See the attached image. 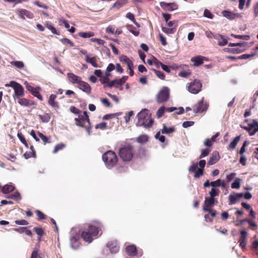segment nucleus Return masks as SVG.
Segmentation results:
<instances>
[{"label": "nucleus", "instance_id": "obj_1", "mask_svg": "<svg viewBox=\"0 0 258 258\" xmlns=\"http://www.w3.org/2000/svg\"><path fill=\"white\" fill-rule=\"evenodd\" d=\"M102 224L98 221H93L88 224L87 228H85L81 233V237L88 243H91L94 238L98 237L99 233L102 234Z\"/></svg>", "mask_w": 258, "mask_h": 258}, {"label": "nucleus", "instance_id": "obj_2", "mask_svg": "<svg viewBox=\"0 0 258 258\" xmlns=\"http://www.w3.org/2000/svg\"><path fill=\"white\" fill-rule=\"evenodd\" d=\"M118 154L123 161L128 162L133 159L135 154V150L132 145L126 144L121 146L118 150Z\"/></svg>", "mask_w": 258, "mask_h": 258}, {"label": "nucleus", "instance_id": "obj_3", "mask_svg": "<svg viewBox=\"0 0 258 258\" xmlns=\"http://www.w3.org/2000/svg\"><path fill=\"white\" fill-rule=\"evenodd\" d=\"M137 116L138 118V121L136 123L137 126H143L147 128L153 125L154 119L151 117V114L148 109H142Z\"/></svg>", "mask_w": 258, "mask_h": 258}, {"label": "nucleus", "instance_id": "obj_4", "mask_svg": "<svg viewBox=\"0 0 258 258\" xmlns=\"http://www.w3.org/2000/svg\"><path fill=\"white\" fill-rule=\"evenodd\" d=\"M75 124L77 126L85 128L89 134L90 133L91 126L89 117L87 112L82 111L79 114L78 117L75 118Z\"/></svg>", "mask_w": 258, "mask_h": 258}, {"label": "nucleus", "instance_id": "obj_5", "mask_svg": "<svg viewBox=\"0 0 258 258\" xmlns=\"http://www.w3.org/2000/svg\"><path fill=\"white\" fill-rule=\"evenodd\" d=\"M106 167L111 169L113 168L118 161V158L115 153L112 151L109 150L104 153L102 157Z\"/></svg>", "mask_w": 258, "mask_h": 258}, {"label": "nucleus", "instance_id": "obj_6", "mask_svg": "<svg viewBox=\"0 0 258 258\" xmlns=\"http://www.w3.org/2000/svg\"><path fill=\"white\" fill-rule=\"evenodd\" d=\"M5 86L6 87H12L14 89V94L13 96L15 101L20 97H23L25 95L24 88L21 84L16 82L11 81L10 83L5 84Z\"/></svg>", "mask_w": 258, "mask_h": 258}, {"label": "nucleus", "instance_id": "obj_7", "mask_svg": "<svg viewBox=\"0 0 258 258\" xmlns=\"http://www.w3.org/2000/svg\"><path fill=\"white\" fill-rule=\"evenodd\" d=\"M170 90L167 87H163L156 94L155 100L158 104H163L168 101Z\"/></svg>", "mask_w": 258, "mask_h": 258}, {"label": "nucleus", "instance_id": "obj_8", "mask_svg": "<svg viewBox=\"0 0 258 258\" xmlns=\"http://www.w3.org/2000/svg\"><path fill=\"white\" fill-rule=\"evenodd\" d=\"M202 84L199 80L195 79L189 83L187 84V90L191 93L197 94L202 90Z\"/></svg>", "mask_w": 258, "mask_h": 258}, {"label": "nucleus", "instance_id": "obj_9", "mask_svg": "<svg viewBox=\"0 0 258 258\" xmlns=\"http://www.w3.org/2000/svg\"><path fill=\"white\" fill-rule=\"evenodd\" d=\"M204 99V97H203L197 104L192 106L193 111L195 113H201L207 110L209 104L205 102Z\"/></svg>", "mask_w": 258, "mask_h": 258}, {"label": "nucleus", "instance_id": "obj_10", "mask_svg": "<svg viewBox=\"0 0 258 258\" xmlns=\"http://www.w3.org/2000/svg\"><path fill=\"white\" fill-rule=\"evenodd\" d=\"M240 127L246 130L249 136H252L258 132V121L256 119H253L252 122L249 124L248 126L240 125Z\"/></svg>", "mask_w": 258, "mask_h": 258}, {"label": "nucleus", "instance_id": "obj_11", "mask_svg": "<svg viewBox=\"0 0 258 258\" xmlns=\"http://www.w3.org/2000/svg\"><path fill=\"white\" fill-rule=\"evenodd\" d=\"M189 172H194V177L198 178L204 174V170L202 169L198 168V163H192L188 169Z\"/></svg>", "mask_w": 258, "mask_h": 258}, {"label": "nucleus", "instance_id": "obj_12", "mask_svg": "<svg viewBox=\"0 0 258 258\" xmlns=\"http://www.w3.org/2000/svg\"><path fill=\"white\" fill-rule=\"evenodd\" d=\"M160 6L163 10L167 11H172L178 9V5L175 3H166L161 2L160 3Z\"/></svg>", "mask_w": 258, "mask_h": 258}, {"label": "nucleus", "instance_id": "obj_13", "mask_svg": "<svg viewBox=\"0 0 258 258\" xmlns=\"http://www.w3.org/2000/svg\"><path fill=\"white\" fill-rule=\"evenodd\" d=\"M127 76H123L121 79H115L110 82L108 84V87L112 88L113 87H118L123 85L127 80Z\"/></svg>", "mask_w": 258, "mask_h": 258}, {"label": "nucleus", "instance_id": "obj_14", "mask_svg": "<svg viewBox=\"0 0 258 258\" xmlns=\"http://www.w3.org/2000/svg\"><path fill=\"white\" fill-rule=\"evenodd\" d=\"M17 14L22 19H25L26 18L32 19L34 17L33 14L26 9H20L18 10Z\"/></svg>", "mask_w": 258, "mask_h": 258}, {"label": "nucleus", "instance_id": "obj_15", "mask_svg": "<svg viewBox=\"0 0 258 258\" xmlns=\"http://www.w3.org/2000/svg\"><path fill=\"white\" fill-rule=\"evenodd\" d=\"M215 199L206 198L203 206V210L204 211H209V209H211V207L215 205Z\"/></svg>", "mask_w": 258, "mask_h": 258}, {"label": "nucleus", "instance_id": "obj_16", "mask_svg": "<svg viewBox=\"0 0 258 258\" xmlns=\"http://www.w3.org/2000/svg\"><path fill=\"white\" fill-rule=\"evenodd\" d=\"M70 244L74 249H77L80 245V236L78 235H75L70 237Z\"/></svg>", "mask_w": 258, "mask_h": 258}, {"label": "nucleus", "instance_id": "obj_17", "mask_svg": "<svg viewBox=\"0 0 258 258\" xmlns=\"http://www.w3.org/2000/svg\"><path fill=\"white\" fill-rule=\"evenodd\" d=\"M246 236L247 232L244 230L240 231V237L238 242L239 243V246L244 249L245 248L246 245Z\"/></svg>", "mask_w": 258, "mask_h": 258}, {"label": "nucleus", "instance_id": "obj_18", "mask_svg": "<svg viewBox=\"0 0 258 258\" xmlns=\"http://www.w3.org/2000/svg\"><path fill=\"white\" fill-rule=\"evenodd\" d=\"M207 58L201 55H198L195 57H193L191 58V61L194 63L195 66H199L202 64L204 62V60H207Z\"/></svg>", "mask_w": 258, "mask_h": 258}, {"label": "nucleus", "instance_id": "obj_19", "mask_svg": "<svg viewBox=\"0 0 258 258\" xmlns=\"http://www.w3.org/2000/svg\"><path fill=\"white\" fill-rule=\"evenodd\" d=\"M16 100L20 105L23 106L28 107L35 104L34 101L23 97H20Z\"/></svg>", "mask_w": 258, "mask_h": 258}, {"label": "nucleus", "instance_id": "obj_20", "mask_svg": "<svg viewBox=\"0 0 258 258\" xmlns=\"http://www.w3.org/2000/svg\"><path fill=\"white\" fill-rule=\"evenodd\" d=\"M67 77L69 81L72 84H79L82 81V79L80 77L72 73H68Z\"/></svg>", "mask_w": 258, "mask_h": 258}, {"label": "nucleus", "instance_id": "obj_21", "mask_svg": "<svg viewBox=\"0 0 258 258\" xmlns=\"http://www.w3.org/2000/svg\"><path fill=\"white\" fill-rule=\"evenodd\" d=\"M79 89L87 94H90L91 91V88L89 84L83 81H81L78 84Z\"/></svg>", "mask_w": 258, "mask_h": 258}, {"label": "nucleus", "instance_id": "obj_22", "mask_svg": "<svg viewBox=\"0 0 258 258\" xmlns=\"http://www.w3.org/2000/svg\"><path fill=\"white\" fill-rule=\"evenodd\" d=\"M57 96L55 94H51L48 100V103L51 107L56 109L59 108V104L58 102L55 101Z\"/></svg>", "mask_w": 258, "mask_h": 258}, {"label": "nucleus", "instance_id": "obj_23", "mask_svg": "<svg viewBox=\"0 0 258 258\" xmlns=\"http://www.w3.org/2000/svg\"><path fill=\"white\" fill-rule=\"evenodd\" d=\"M243 197L242 193H237L234 195H230L228 197L229 204L232 205L235 204L237 201Z\"/></svg>", "mask_w": 258, "mask_h": 258}, {"label": "nucleus", "instance_id": "obj_24", "mask_svg": "<svg viewBox=\"0 0 258 258\" xmlns=\"http://www.w3.org/2000/svg\"><path fill=\"white\" fill-rule=\"evenodd\" d=\"M214 38L218 41V44L219 46H224L228 43L227 39L222 35L215 34Z\"/></svg>", "mask_w": 258, "mask_h": 258}, {"label": "nucleus", "instance_id": "obj_25", "mask_svg": "<svg viewBox=\"0 0 258 258\" xmlns=\"http://www.w3.org/2000/svg\"><path fill=\"white\" fill-rule=\"evenodd\" d=\"M85 60L87 63L91 64L94 68L100 67L97 63L98 59L96 56L90 57L88 54H86V56H85Z\"/></svg>", "mask_w": 258, "mask_h": 258}, {"label": "nucleus", "instance_id": "obj_26", "mask_svg": "<svg viewBox=\"0 0 258 258\" xmlns=\"http://www.w3.org/2000/svg\"><path fill=\"white\" fill-rule=\"evenodd\" d=\"M107 247L112 253H116L119 251V246L116 242L110 241L107 243Z\"/></svg>", "mask_w": 258, "mask_h": 258}, {"label": "nucleus", "instance_id": "obj_27", "mask_svg": "<svg viewBox=\"0 0 258 258\" xmlns=\"http://www.w3.org/2000/svg\"><path fill=\"white\" fill-rule=\"evenodd\" d=\"M220 159V156L218 152L214 151L212 153V156L210 157L208 164L210 165H213L217 163V162Z\"/></svg>", "mask_w": 258, "mask_h": 258}, {"label": "nucleus", "instance_id": "obj_28", "mask_svg": "<svg viewBox=\"0 0 258 258\" xmlns=\"http://www.w3.org/2000/svg\"><path fill=\"white\" fill-rule=\"evenodd\" d=\"M119 60L121 62L126 64L128 69L134 67V64L132 61L126 55H121L119 57Z\"/></svg>", "mask_w": 258, "mask_h": 258}, {"label": "nucleus", "instance_id": "obj_29", "mask_svg": "<svg viewBox=\"0 0 258 258\" xmlns=\"http://www.w3.org/2000/svg\"><path fill=\"white\" fill-rule=\"evenodd\" d=\"M126 252L130 256H134L137 254V247L134 245H128L126 247Z\"/></svg>", "mask_w": 258, "mask_h": 258}, {"label": "nucleus", "instance_id": "obj_30", "mask_svg": "<svg viewBox=\"0 0 258 258\" xmlns=\"http://www.w3.org/2000/svg\"><path fill=\"white\" fill-rule=\"evenodd\" d=\"M14 189L15 186L11 183H10L4 185L2 188V191L3 193L7 194L14 191Z\"/></svg>", "mask_w": 258, "mask_h": 258}, {"label": "nucleus", "instance_id": "obj_31", "mask_svg": "<svg viewBox=\"0 0 258 258\" xmlns=\"http://www.w3.org/2000/svg\"><path fill=\"white\" fill-rule=\"evenodd\" d=\"M31 151L26 152L24 154V157L25 159H28L31 157L35 158L36 156V152L34 149V148L33 146H31L30 147Z\"/></svg>", "mask_w": 258, "mask_h": 258}, {"label": "nucleus", "instance_id": "obj_32", "mask_svg": "<svg viewBox=\"0 0 258 258\" xmlns=\"http://www.w3.org/2000/svg\"><path fill=\"white\" fill-rule=\"evenodd\" d=\"M127 2V0H118L113 4L112 6V8H116L117 9H119L126 5Z\"/></svg>", "mask_w": 258, "mask_h": 258}, {"label": "nucleus", "instance_id": "obj_33", "mask_svg": "<svg viewBox=\"0 0 258 258\" xmlns=\"http://www.w3.org/2000/svg\"><path fill=\"white\" fill-rule=\"evenodd\" d=\"M126 27L127 30L134 35H135V36H139L140 34L139 30L135 26H134L132 25H126Z\"/></svg>", "mask_w": 258, "mask_h": 258}, {"label": "nucleus", "instance_id": "obj_34", "mask_svg": "<svg viewBox=\"0 0 258 258\" xmlns=\"http://www.w3.org/2000/svg\"><path fill=\"white\" fill-rule=\"evenodd\" d=\"M78 36L80 37L87 38L93 37L95 35V33L92 31L89 32H80L78 34Z\"/></svg>", "mask_w": 258, "mask_h": 258}, {"label": "nucleus", "instance_id": "obj_35", "mask_svg": "<svg viewBox=\"0 0 258 258\" xmlns=\"http://www.w3.org/2000/svg\"><path fill=\"white\" fill-rule=\"evenodd\" d=\"M34 231L38 236V241L41 240V237L45 234L44 230L41 227H35L33 228Z\"/></svg>", "mask_w": 258, "mask_h": 258}, {"label": "nucleus", "instance_id": "obj_36", "mask_svg": "<svg viewBox=\"0 0 258 258\" xmlns=\"http://www.w3.org/2000/svg\"><path fill=\"white\" fill-rule=\"evenodd\" d=\"M240 139V136H238L234 138L232 142L228 145V149H234Z\"/></svg>", "mask_w": 258, "mask_h": 258}, {"label": "nucleus", "instance_id": "obj_37", "mask_svg": "<svg viewBox=\"0 0 258 258\" xmlns=\"http://www.w3.org/2000/svg\"><path fill=\"white\" fill-rule=\"evenodd\" d=\"M224 51L226 52H228L233 54H238L243 51V50H242L238 48H225L224 49Z\"/></svg>", "mask_w": 258, "mask_h": 258}, {"label": "nucleus", "instance_id": "obj_38", "mask_svg": "<svg viewBox=\"0 0 258 258\" xmlns=\"http://www.w3.org/2000/svg\"><path fill=\"white\" fill-rule=\"evenodd\" d=\"M44 26L49 30H50L51 32L54 34L57 35H59L60 34L59 32H57V31L56 30V29L53 27L49 22H46Z\"/></svg>", "mask_w": 258, "mask_h": 258}, {"label": "nucleus", "instance_id": "obj_39", "mask_svg": "<svg viewBox=\"0 0 258 258\" xmlns=\"http://www.w3.org/2000/svg\"><path fill=\"white\" fill-rule=\"evenodd\" d=\"M17 137L21 141V142L24 145V146L26 147V148H29V145L27 143V141L25 139L24 135L22 134V133L18 132L17 134Z\"/></svg>", "mask_w": 258, "mask_h": 258}, {"label": "nucleus", "instance_id": "obj_40", "mask_svg": "<svg viewBox=\"0 0 258 258\" xmlns=\"http://www.w3.org/2000/svg\"><path fill=\"white\" fill-rule=\"evenodd\" d=\"M242 180L240 178H236L231 184L232 188L239 189L240 187V183Z\"/></svg>", "mask_w": 258, "mask_h": 258}, {"label": "nucleus", "instance_id": "obj_41", "mask_svg": "<svg viewBox=\"0 0 258 258\" xmlns=\"http://www.w3.org/2000/svg\"><path fill=\"white\" fill-rule=\"evenodd\" d=\"M222 14L224 17L230 20L234 19L236 16L235 14L228 11H224L222 12Z\"/></svg>", "mask_w": 258, "mask_h": 258}, {"label": "nucleus", "instance_id": "obj_42", "mask_svg": "<svg viewBox=\"0 0 258 258\" xmlns=\"http://www.w3.org/2000/svg\"><path fill=\"white\" fill-rule=\"evenodd\" d=\"M40 88V87L35 88L34 91H33L31 93L34 95L35 97H37L39 100L42 101L43 97L42 95L39 93V90Z\"/></svg>", "mask_w": 258, "mask_h": 258}, {"label": "nucleus", "instance_id": "obj_43", "mask_svg": "<svg viewBox=\"0 0 258 258\" xmlns=\"http://www.w3.org/2000/svg\"><path fill=\"white\" fill-rule=\"evenodd\" d=\"M136 141L139 143L144 144L148 141V137L146 135H142L137 138Z\"/></svg>", "mask_w": 258, "mask_h": 258}, {"label": "nucleus", "instance_id": "obj_44", "mask_svg": "<svg viewBox=\"0 0 258 258\" xmlns=\"http://www.w3.org/2000/svg\"><path fill=\"white\" fill-rule=\"evenodd\" d=\"M175 132V128L174 127H170L168 128L165 124H163V128L162 130V133L165 134H169Z\"/></svg>", "mask_w": 258, "mask_h": 258}, {"label": "nucleus", "instance_id": "obj_45", "mask_svg": "<svg viewBox=\"0 0 258 258\" xmlns=\"http://www.w3.org/2000/svg\"><path fill=\"white\" fill-rule=\"evenodd\" d=\"M39 118L43 122H48L50 119V116L48 113H45L43 115L39 114Z\"/></svg>", "mask_w": 258, "mask_h": 258}, {"label": "nucleus", "instance_id": "obj_46", "mask_svg": "<svg viewBox=\"0 0 258 258\" xmlns=\"http://www.w3.org/2000/svg\"><path fill=\"white\" fill-rule=\"evenodd\" d=\"M220 190L219 189L212 188L211 190L209 192L210 198L212 199H215L216 196H219Z\"/></svg>", "mask_w": 258, "mask_h": 258}, {"label": "nucleus", "instance_id": "obj_47", "mask_svg": "<svg viewBox=\"0 0 258 258\" xmlns=\"http://www.w3.org/2000/svg\"><path fill=\"white\" fill-rule=\"evenodd\" d=\"M35 212L37 216V219L38 221H41L46 219V215L40 210H36Z\"/></svg>", "mask_w": 258, "mask_h": 258}, {"label": "nucleus", "instance_id": "obj_48", "mask_svg": "<svg viewBox=\"0 0 258 258\" xmlns=\"http://www.w3.org/2000/svg\"><path fill=\"white\" fill-rule=\"evenodd\" d=\"M165 109H166V108L164 106H161L158 109V110L157 111V112H156V116H157V118H159L163 115V114L165 112Z\"/></svg>", "mask_w": 258, "mask_h": 258}, {"label": "nucleus", "instance_id": "obj_49", "mask_svg": "<svg viewBox=\"0 0 258 258\" xmlns=\"http://www.w3.org/2000/svg\"><path fill=\"white\" fill-rule=\"evenodd\" d=\"M100 82L101 84L104 85V88L106 87H108V84H109L110 81L109 79L106 77L105 76H102L101 78L99 79Z\"/></svg>", "mask_w": 258, "mask_h": 258}, {"label": "nucleus", "instance_id": "obj_50", "mask_svg": "<svg viewBox=\"0 0 258 258\" xmlns=\"http://www.w3.org/2000/svg\"><path fill=\"white\" fill-rule=\"evenodd\" d=\"M11 64L20 69L23 68L24 67V63L21 61H13L11 62Z\"/></svg>", "mask_w": 258, "mask_h": 258}, {"label": "nucleus", "instance_id": "obj_51", "mask_svg": "<svg viewBox=\"0 0 258 258\" xmlns=\"http://www.w3.org/2000/svg\"><path fill=\"white\" fill-rule=\"evenodd\" d=\"M7 198L12 199L15 200H20L21 199V197L19 192H15L13 194L7 196Z\"/></svg>", "mask_w": 258, "mask_h": 258}, {"label": "nucleus", "instance_id": "obj_52", "mask_svg": "<svg viewBox=\"0 0 258 258\" xmlns=\"http://www.w3.org/2000/svg\"><path fill=\"white\" fill-rule=\"evenodd\" d=\"M162 30L164 33L167 34H173L175 31L176 29L174 28H167V27H162Z\"/></svg>", "mask_w": 258, "mask_h": 258}, {"label": "nucleus", "instance_id": "obj_53", "mask_svg": "<svg viewBox=\"0 0 258 258\" xmlns=\"http://www.w3.org/2000/svg\"><path fill=\"white\" fill-rule=\"evenodd\" d=\"M127 167L126 166H118L116 169V172L117 173H121L127 171Z\"/></svg>", "mask_w": 258, "mask_h": 258}, {"label": "nucleus", "instance_id": "obj_54", "mask_svg": "<svg viewBox=\"0 0 258 258\" xmlns=\"http://www.w3.org/2000/svg\"><path fill=\"white\" fill-rule=\"evenodd\" d=\"M96 129H100L102 130H104L107 128V123L105 122H102L96 124L95 125Z\"/></svg>", "mask_w": 258, "mask_h": 258}, {"label": "nucleus", "instance_id": "obj_55", "mask_svg": "<svg viewBox=\"0 0 258 258\" xmlns=\"http://www.w3.org/2000/svg\"><path fill=\"white\" fill-rule=\"evenodd\" d=\"M64 147H65V145L64 144H63V143H60V144H57L55 146L53 152L54 153H56L58 151L61 150L62 149H63L64 148Z\"/></svg>", "mask_w": 258, "mask_h": 258}, {"label": "nucleus", "instance_id": "obj_56", "mask_svg": "<svg viewBox=\"0 0 258 258\" xmlns=\"http://www.w3.org/2000/svg\"><path fill=\"white\" fill-rule=\"evenodd\" d=\"M70 110L73 113H74L75 114H78V115L82 112V111L78 109L77 107H76L74 106H71L70 108Z\"/></svg>", "mask_w": 258, "mask_h": 258}, {"label": "nucleus", "instance_id": "obj_57", "mask_svg": "<svg viewBox=\"0 0 258 258\" xmlns=\"http://www.w3.org/2000/svg\"><path fill=\"white\" fill-rule=\"evenodd\" d=\"M60 41L64 44H68L70 45L71 47H73L74 46V43L69 39L68 38H62L60 40Z\"/></svg>", "mask_w": 258, "mask_h": 258}, {"label": "nucleus", "instance_id": "obj_58", "mask_svg": "<svg viewBox=\"0 0 258 258\" xmlns=\"http://www.w3.org/2000/svg\"><path fill=\"white\" fill-rule=\"evenodd\" d=\"M159 64L160 65V66L161 67L162 69L165 72H166L167 73H170V68L167 66L162 63V62H161L160 61H157V65H159Z\"/></svg>", "mask_w": 258, "mask_h": 258}, {"label": "nucleus", "instance_id": "obj_59", "mask_svg": "<svg viewBox=\"0 0 258 258\" xmlns=\"http://www.w3.org/2000/svg\"><path fill=\"white\" fill-rule=\"evenodd\" d=\"M39 249L35 247L31 253L30 258H40V255L38 254Z\"/></svg>", "mask_w": 258, "mask_h": 258}, {"label": "nucleus", "instance_id": "obj_60", "mask_svg": "<svg viewBox=\"0 0 258 258\" xmlns=\"http://www.w3.org/2000/svg\"><path fill=\"white\" fill-rule=\"evenodd\" d=\"M154 72L155 74H156V75L159 78H160L161 80H164L165 79V76L163 72H161L160 71L156 70H154Z\"/></svg>", "mask_w": 258, "mask_h": 258}, {"label": "nucleus", "instance_id": "obj_61", "mask_svg": "<svg viewBox=\"0 0 258 258\" xmlns=\"http://www.w3.org/2000/svg\"><path fill=\"white\" fill-rule=\"evenodd\" d=\"M38 135L39 137L42 140L43 143L44 144H46L47 143L49 142L48 138L46 136H44L43 134L38 132Z\"/></svg>", "mask_w": 258, "mask_h": 258}, {"label": "nucleus", "instance_id": "obj_62", "mask_svg": "<svg viewBox=\"0 0 258 258\" xmlns=\"http://www.w3.org/2000/svg\"><path fill=\"white\" fill-rule=\"evenodd\" d=\"M14 222L16 224L19 225H27L29 224L28 222L24 219L17 220Z\"/></svg>", "mask_w": 258, "mask_h": 258}, {"label": "nucleus", "instance_id": "obj_63", "mask_svg": "<svg viewBox=\"0 0 258 258\" xmlns=\"http://www.w3.org/2000/svg\"><path fill=\"white\" fill-rule=\"evenodd\" d=\"M210 152V150L208 149H202L201 151V154L200 156V158L201 159L204 157L208 156Z\"/></svg>", "mask_w": 258, "mask_h": 258}, {"label": "nucleus", "instance_id": "obj_64", "mask_svg": "<svg viewBox=\"0 0 258 258\" xmlns=\"http://www.w3.org/2000/svg\"><path fill=\"white\" fill-rule=\"evenodd\" d=\"M133 111H130L126 113L125 116H124L125 122L126 123H128L130 120V118L134 115Z\"/></svg>", "mask_w": 258, "mask_h": 258}]
</instances>
